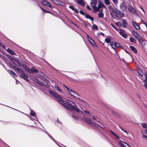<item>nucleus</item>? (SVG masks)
<instances>
[{
  "label": "nucleus",
  "mask_w": 147,
  "mask_h": 147,
  "mask_svg": "<svg viewBox=\"0 0 147 147\" xmlns=\"http://www.w3.org/2000/svg\"><path fill=\"white\" fill-rule=\"evenodd\" d=\"M115 24L119 26H122V24H121L120 22H116L115 23Z\"/></svg>",
  "instance_id": "49"
},
{
  "label": "nucleus",
  "mask_w": 147,
  "mask_h": 147,
  "mask_svg": "<svg viewBox=\"0 0 147 147\" xmlns=\"http://www.w3.org/2000/svg\"><path fill=\"white\" fill-rule=\"evenodd\" d=\"M115 45H116V47H119L121 49H123V47L122 45L117 43L115 42Z\"/></svg>",
  "instance_id": "33"
},
{
  "label": "nucleus",
  "mask_w": 147,
  "mask_h": 147,
  "mask_svg": "<svg viewBox=\"0 0 147 147\" xmlns=\"http://www.w3.org/2000/svg\"><path fill=\"white\" fill-rule=\"evenodd\" d=\"M118 15H119L121 17H123L124 16V13H122L120 11H118Z\"/></svg>",
  "instance_id": "32"
},
{
  "label": "nucleus",
  "mask_w": 147,
  "mask_h": 147,
  "mask_svg": "<svg viewBox=\"0 0 147 147\" xmlns=\"http://www.w3.org/2000/svg\"><path fill=\"white\" fill-rule=\"evenodd\" d=\"M120 145L121 147H131L128 144L123 142H120Z\"/></svg>",
  "instance_id": "12"
},
{
  "label": "nucleus",
  "mask_w": 147,
  "mask_h": 147,
  "mask_svg": "<svg viewBox=\"0 0 147 147\" xmlns=\"http://www.w3.org/2000/svg\"><path fill=\"white\" fill-rule=\"evenodd\" d=\"M84 112L86 113H88V114L90 115V113L88 111H84Z\"/></svg>",
  "instance_id": "63"
},
{
  "label": "nucleus",
  "mask_w": 147,
  "mask_h": 147,
  "mask_svg": "<svg viewBox=\"0 0 147 147\" xmlns=\"http://www.w3.org/2000/svg\"><path fill=\"white\" fill-rule=\"evenodd\" d=\"M51 1L53 3L57 5V4L59 3L58 2L59 0H51Z\"/></svg>",
  "instance_id": "38"
},
{
  "label": "nucleus",
  "mask_w": 147,
  "mask_h": 147,
  "mask_svg": "<svg viewBox=\"0 0 147 147\" xmlns=\"http://www.w3.org/2000/svg\"><path fill=\"white\" fill-rule=\"evenodd\" d=\"M0 56L1 58L3 59H4L5 58V57L4 56H3V55H1V54L0 55Z\"/></svg>",
  "instance_id": "62"
},
{
  "label": "nucleus",
  "mask_w": 147,
  "mask_h": 147,
  "mask_svg": "<svg viewBox=\"0 0 147 147\" xmlns=\"http://www.w3.org/2000/svg\"><path fill=\"white\" fill-rule=\"evenodd\" d=\"M75 13H76L77 14H78L79 12L78 11V10L77 9H75L74 10Z\"/></svg>",
  "instance_id": "57"
},
{
  "label": "nucleus",
  "mask_w": 147,
  "mask_h": 147,
  "mask_svg": "<svg viewBox=\"0 0 147 147\" xmlns=\"http://www.w3.org/2000/svg\"><path fill=\"white\" fill-rule=\"evenodd\" d=\"M83 119L90 125L93 126L95 125V122L91 121L87 118H84Z\"/></svg>",
  "instance_id": "8"
},
{
  "label": "nucleus",
  "mask_w": 147,
  "mask_h": 147,
  "mask_svg": "<svg viewBox=\"0 0 147 147\" xmlns=\"http://www.w3.org/2000/svg\"><path fill=\"white\" fill-rule=\"evenodd\" d=\"M77 2L78 4L83 7H84L85 5V4L83 1V0H78Z\"/></svg>",
  "instance_id": "15"
},
{
  "label": "nucleus",
  "mask_w": 147,
  "mask_h": 147,
  "mask_svg": "<svg viewBox=\"0 0 147 147\" xmlns=\"http://www.w3.org/2000/svg\"><path fill=\"white\" fill-rule=\"evenodd\" d=\"M144 86L147 89V83L146 82L144 84Z\"/></svg>",
  "instance_id": "59"
},
{
  "label": "nucleus",
  "mask_w": 147,
  "mask_h": 147,
  "mask_svg": "<svg viewBox=\"0 0 147 147\" xmlns=\"http://www.w3.org/2000/svg\"><path fill=\"white\" fill-rule=\"evenodd\" d=\"M93 27L94 29L98 30V28L97 26L94 24L93 25Z\"/></svg>",
  "instance_id": "45"
},
{
  "label": "nucleus",
  "mask_w": 147,
  "mask_h": 147,
  "mask_svg": "<svg viewBox=\"0 0 147 147\" xmlns=\"http://www.w3.org/2000/svg\"><path fill=\"white\" fill-rule=\"evenodd\" d=\"M41 3L42 4L49 7H51V5L50 3L45 0L42 1Z\"/></svg>",
  "instance_id": "10"
},
{
  "label": "nucleus",
  "mask_w": 147,
  "mask_h": 147,
  "mask_svg": "<svg viewBox=\"0 0 147 147\" xmlns=\"http://www.w3.org/2000/svg\"><path fill=\"white\" fill-rule=\"evenodd\" d=\"M22 66L25 69L30 73V68L27 65L24 63Z\"/></svg>",
  "instance_id": "21"
},
{
  "label": "nucleus",
  "mask_w": 147,
  "mask_h": 147,
  "mask_svg": "<svg viewBox=\"0 0 147 147\" xmlns=\"http://www.w3.org/2000/svg\"><path fill=\"white\" fill-rule=\"evenodd\" d=\"M129 47L131 49L134 53H136L137 52V50L134 47L132 46H130Z\"/></svg>",
  "instance_id": "19"
},
{
  "label": "nucleus",
  "mask_w": 147,
  "mask_h": 147,
  "mask_svg": "<svg viewBox=\"0 0 147 147\" xmlns=\"http://www.w3.org/2000/svg\"><path fill=\"white\" fill-rule=\"evenodd\" d=\"M99 34L100 35L103 36H104L105 35V34L104 33H103L102 32H101Z\"/></svg>",
  "instance_id": "61"
},
{
  "label": "nucleus",
  "mask_w": 147,
  "mask_h": 147,
  "mask_svg": "<svg viewBox=\"0 0 147 147\" xmlns=\"http://www.w3.org/2000/svg\"><path fill=\"white\" fill-rule=\"evenodd\" d=\"M124 32V30H122L120 32L119 34L123 37L126 38H127V36Z\"/></svg>",
  "instance_id": "14"
},
{
  "label": "nucleus",
  "mask_w": 147,
  "mask_h": 147,
  "mask_svg": "<svg viewBox=\"0 0 147 147\" xmlns=\"http://www.w3.org/2000/svg\"><path fill=\"white\" fill-rule=\"evenodd\" d=\"M55 88L59 92H61V90L60 88L56 85L55 86Z\"/></svg>",
  "instance_id": "30"
},
{
  "label": "nucleus",
  "mask_w": 147,
  "mask_h": 147,
  "mask_svg": "<svg viewBox=\"0 0 147 147\" xmlns=\"http://www.w3.org/2000/svg\"><path fill=\"white\" fill-rule=\"evenodd\" d=\"M99 1V4L98 5V8L99 10H100V11L102 9V11L103 9V7H106V6L104 5V4L101 3L100 1Z\"/></svg>",
  "instance_id": "9"
},
{
  "label": "nucleus",
  "mask_w": 147,
  "mask_h": 147,
  "mask_svg": "<svg viewBox=\"0 0 147 147\" xmlns=\"http://www.w3.org/2000/svg\"><path fill=\"white\" fill-rule=\"evenodd\" d=\"M127 10L131 13H136V11L135 9L130 4H129L127 6Z\"/></svg>",
  "instance_id": "5"
},
{
  "label": "nucleus",
  "mask_w": 147,
  "mask_h": 147,
  "mask_svg": "<svg viewBox=\"0 0 147 147\" xmlns=\"http://www.w3.org/2000/svg\"><path fill=\"white\" fill-rule=\"evenodd\" d=\"M105 41L107 43H110L111 42V40L109 38H106L105 39Z\"/></svg>",
  "instance_id": "35"
},
{
  "label": "nucleus",
  "mask_w": 147,
  "mask_h": 147,
  "mask_svg": "<svg viewBox=\"0 0 147 147\" xmlns=\"http://www.w3.org/2000/svg\"><path fill=\"white\" fill-rule=\"evenodd\" d=\"M74 119H75L76 120H78V118L74 116H72Z\"/></svg>",
  "instance_id": "60"
},
{
  "label": "nucleus",
  "mask_w": 147,
  "mask_h": 147,
  "mask_svg": "<svg viewBox=\"0 0 147 147\" xmlns=\"http://www.w3.org/2000/svg\"><path fill=\"white\" fill-rule=\"evenodd\" d=\"M13 63L19 67L22 66L24 63L20 59L17 58H15Z\"/></svg>",
  "instance_id": "3"
},
{
  "label": "nucleus",
  "mask_w": 147,
  "mask_h": 147,
  "mask_svg": "<svg viewBox=\"0 0 147 147\" xmlns=\"http://www.w3.org/2000/svg\"><path fill=\"white\" fill-rule=\"evenodd\" d=\"M20 77L22 78L27 81L28 82H29V80L27 78L28 77V76L24 73L22 75H20Z\"/></svg>",
  "instance_id": "11"
},
{
  "label": "nucleus",
  "mask_w": 147,
  "mask_h": 147,
  "mask_svg": "<svg viewBox=\"0 0 147 147\" xmlns=\"http://www.w3.org/2000/svg\"><path fill=\"white\" fill-rule=\"evenodd\" d=\"M120 8L121 10L124 12L126 10L127 7L126 6V3L124 1H123L120 4Z\"/></svg>",
  "instance_id": "6"
},
{
  "label": "nucleus",
  "mask_w": 147,
  "mask_h": 147,
  "mask_svg": "<svg viewBox=\"0 0 147 147\" xmlns=\"http://www.w3.org/2000/svg\"><path fill=\"white\" fill-rule=\"evenodd\" d=\"M116 30H117V28L115 26L114 24L113 23H111L110 24Z\"/></svg>",
  "instance_id": "47"
},
{
  "label": "nucleus",
  "mask_w": 147,
  "mask_h": 147,
  "mask_svg": "<svg viewBox=\"0 0 147 147\" xmlns=\"http://www.w3.org/2000/svg\"><path fill=\"white\" fill-rule=\"evenodd\" d=\"M130 41L131 42H134L135 43H136V41L135 39L132 37H131L129 39Z\"/></svg>",
  "instance_id": "29"
},
{
  "label": "nucleus",
  "mask_w": 147,
  "mask_h": 147,
  "mask_svg": "<svg viewBox=\"0 0 147 147\" xmlns=\"http://www.w3.org/2000/svg\"><path fill=\"white\" fill-rule=\"evenodd\" d=\"M92 118L94 120H96V121H97L96 120L97 119V118L95 117H94V116H92Z\"/></svg>",
  "instance_id": "58"
},
{
  "label": "nucleus",
  "mask_w": 147,
  "mask_h": 147,
  "mask_svg": "<svg viewBox=\"0 0 147 147\" xmlns=\"http://www.w3.org/2000/svg\"><path fill=\"white\" fill-rule=\"evenodd\" d=\"M7 50L8 52L11 55H14L15 54V53L10 49L8 48Z\"/></svg>",
  "instance_id": "25"
},
{
  "label": "nucleus",
  "mask_w": 147,
  "mask_h": 147,
  "mask_svg": "<svg viewBox=\"0 0 147 147\" xmlns=\"http://www.w3.org/2000/svg\"><path fill=\"white\" fill-rule=\"evenodd\" d=\"M142 22L143 24H144L146 26H147V23H146L144 20H142Z\"/></svg>",
  "instance_id": "51"
},
{
  "label": "nucleus",
  "mask_w": 147,
  "mask_h": 147,
  "mask_svg": "<svg viewBox=\"0 0 147 147\" xmlns=\"http://www.w3.org/2000/svg\"><path fill=\"white\" fill-rule=\"evenodd\" d=\"M112 0L113 1V2L115 3H117V0Z\"/></svg>",
  "instance_id": "64"
},
{
  "label": "nucleus",
  "mask_w": 147,
  "mask_h": 147,
  "mask_svg": "<svg viewBox=\"0 0 147 147\" xmlns=\"http://www.w3.org/2000/svg\"><path fill=\"white\" fill-rule=\"evenodd\" d=\"M136 38L138 40L140 43L142 44L143 40V38L140 34L136 37Z\"/></svg>",
  "instance_id": "16"
},
{
  "label": "nucleus",
  "mask_w": 147,
  "mask_h": 147,
  "mask_svg": "<svg viewBox=\"0 0 147 147\" xmlns=\"http://www.w3.org/2000/svg\"><path fill=\"white\" fill-rule=\"evenodd\" d=\"M146 134V133H145V132H144L143 133V136H144V137L147 138V136H146L145 135V134Z\"/></svg>",
  "instance_id": "56"
},
{
  "label": "nucleus",
  "mask_w": 147,
  "mask_h": 147,
  "mask_svg": "<svg viewBox=\"0 0 147 147\" xmlns=\"http://www.w3.org/2000/svg\"><path fill=\"white\" fill-rule=\"evenodd\" d=\"M102 9L100 11L99 13H98V17L99 18H103L104 17V14L102 13Z\"/></svg>",
  "instance_id": "20"
},
{
  "label": "nucleus",
  "mask_w": 147,
  "mask_h": 147,
  "mask_svg": "<svg viewBox=\"0 0 147 147\" xmlns=\"http://www.w3.org/2000/svg\"><path fill=\"white\" fill-rule=\"evenodd\" d=\"M142 125L143 127L144 128H146L147 127L145 123H142Z\"/></svg>",
  "instance_id": "50"
},
{
  "label": "nucleus",
  "mask_w": 147,
  "mask_h": 147,
  "mask_svg": "<svg viewBox=\"0 0 147 147\" xmlns=\"http://www.w3.org/2000/svg\"><path fill=\"white\" fill-rule=\"evenodd\" d=\"M96 3L97 2H91L90 3V4L92 7H93V6H96Z\"/></svg>",
  "instance_id": "40"
},
{
  "label": "nucleus",
  "mask_w": 147,
  "mask_h": 147,
  "mask_svg": "<svg viewBox=\"0 0 147 147\" xmlns=\"http://www.w3.org/2000/svg\"><path fill=\"white\" fill-rule=\"evenodd\" d=\"M112 11L113 13L116 16H117L118 15V11H119L118 10H114L113 9H112Z\"/></svg>",
  "instance_id": "27"
},
{
  "label": "nucleus",
  "mask_w": 147,
  "mask_h": 147,
  "mask_svg": "<svg viewBox=\"0 0 147 147\" xmlns=\"http://www.w3.org/2000/svg\"><path fill=\"white\" fill-rule=\"evenodd\" d=\"M110 131L111 133L115 137L117 138L118 139H119V137L116 134H115L114 132L113 131H112L110 130Z\"/></svg>",
  "instance_id": "28"
},
{
  "label": "nucleus",
  "mask_w": 147,
  "mask_h": 147,
  "mask_svg": "<svg viewBox=\"0 0 147 147\" xmlns=\"http://www.w3.org/2000/svg\"><path fill=\"white\" fill-rule=\"evenodd\" d=\"M36 80V81H35L38 84L40 85H41L42 86V85L41 84H42V83H41L39 81H38L37 80Z\"/></svg>",
  "instance_id": "52"
},
{
  "label": "nucleus",
  "mask_w": 147,
  "mask_h": 147,
  "mask_svg": "<svg viewBox=\"0 0 147 147\" xmlns=\"http://www.w3.org/2000/svg\"><path fill=\"white\" fill-rule=\"evenodd\" d=\"M69 7V8H70L73 11L75 9V8H74V6L72 5H70Z\"/></svg>",
  "instance_id": "53"
},
{
  "label": "nucleus",
  "mask_w": 147,
  "mask_h": 147,
  "mask_svg": "<svg viewBox=\"0 0 147 147\" xmlns=\"http://www.w3.org/2000/svg\"><path fill=\"white\" fill-rule=\"evenodd\" d=\"M144 75L145 76L146 79L144 80V81L145 82H147V72H145Z\"/></svg>",
  "instance_id": "39"
},
{
  "label": "nucleus",
  "mask_w": 147,
  "mask_h": 147,
  "mask_svg": "<svg viewBox=\"0 0 147 147\" xmlns=\"http://www.w3.org/2000/svg\"><path fill=\"white\" fill-rule=\"evenodd\" d=\"M60 104L69 110H80L74 102L70 100H67L65 102L62 100Z\"/></svg>",
  "instance_id": "1"
},
{
  "label": "nucleus",
  "mask_w": 147,
  "mask_h": 147,
  "mask_svg": "<svg viewBox=\"0 0 147 147\" xmlns=\"http://www.w3.org/2000/svg\"><path fill=\"white\" fill-rule=\"evenodd\" d=\"M138 72L139 75L141 76H142L143 75V72L141 69H139L138 71Z\"/></svg>",
  "instance_id": "34"
},
{
  "label": "nucleus",
  "mask_w": 147,
  "mask_h": 147,
  "mask_svg": "<svg viewBox=\"0 0 147 147\" xmlns=\"http://www.w3.org/2000/svg\"><path fill=\"white\" fill-rule=\"evenodd\" d=\"M93 126H96L99 129L101 128V129H103V128L101 126H100V125H98L96 124L95 123V125H94Z\"/></svg>",
  "instance_id": "46"
},
{
  "label": "nucleus",
  "mask_w": 147,
  "mask_h": 147,
  "mask_svg": "<svg viewBox=\"0 0 147 147\" xmlns=\"http://www.w3.org/2000/svg\"><path fill=\"white\" fill-rule=\"evenodd\" d=\"M86 8L88 10H91V8L88 5H87L86 6Z\"/></svg>",
  "instance_id": "54"
},
{
  "label": "nucleus",
  "mask_w": 147,
  "mask_h": 147,
  "mask_svg": "<svg viewBox=\"0 0 147 147\" xmlns=\"http://www.w3.org/2000/svg\"><path fill=\"white\" fill-rule=\"evenodd\" d=\"M105 3L107 5H109L110 4V2L109 0H104Z\"/></svg>",
  "instance_id": "42"
},
{
  "label": "nucleus",
  "mask_w": 147,
  "mask_h": 147,
  "mask_svg": "<svg viewBox=\"0 0 147 147\" xmlns=\"http://www.w3.org/2000/svg\"><path fill=\"white\" fill-rule=\"evenodd\" d=\"M92 8L96 12H98L99 11L98 8V7H97L96 6H93Z\"/></svg>",
  "instance_id": "36"
},
{
  "label": "nucleus",
  "mask_w": 147,
  "mask_h": 147,
  "mask_svg": "<svg viewBox=\"0 0 147 147\" xmlns=\"http://www.w3.org/2000/svg\"><path fill=\"white\" fill-rule=\"evenodd\" d=\"M42 84L43 85L47 87L48 86H49V85L47 82H45L43 84V83H42Z\"/></svg>",
  "instance_id": "48"
},
{
  "label": "nucleus",
  "mask_w": 147,
  "mask_h": 147,
  "mask_svg": "<svg viewBox=\"0 0 147 147\" xmlns=\"http://www.w3.org/2000/svg\"><path fill=\"white\" fill-rule=\"evenodd\" d=\"M89 42L94 47H96V44L93 40H90Z\"/></svg>",
  "instance_id": "31"
},
{
  "label": "nucleus",
  "mask_w": 147,
  "mask_h": 147,
  "mask_svg": "<svg viewBox=\"0 0 147 147\" xmlns=\"http://www.w3.org/2000/svg\"><path fill=\"white\" fill-rule=\"evenodd\" d=\"M49 92L57 100L58 102L59 103L61 102V101L62 100H63L61 97L54 92L51 90H49Z\"/></svg>",
  "instance_id": "2"
},
{
  "label": "nucleus",
  "mask_w": 147,
  "mask_h": 147,
  "mask_svg": "<svg viewBox=\"0 0 147 147\" xmlns=\"http://www.w3.org/2000/svg\"><path fill=\"white\" fill-rule=\"evenodd\" d=\"M132 24L134 26L136 29H137V30H140V27L135 22H132Z\"/></svg>",
  "instance_id": "13"
},
{
  "label": "nucleus",
  "mask_w": 147,
  "mask_h": 147,
  "mask_svg": "<svg viewBox=\"0 0 147 147\" xmlns=\"http://www.w3.org/2000/svg\"><path fill=\"white\" fill-rule=\"evenodd\" d=\"M122 24L123 25V26L124 28H126V26H127V23L126 20H123Z\"/></svg>",
  "instance_id": "22"
},
{
  "label": "nucleus",
  "mask_w": 147,
  "mask_h": 147,
  "mask_svg": "<svg viewBox=\"0 0 147 147\" xmlns=\"http://www.w3.org/2000/svg\"><path fill=\"white\" fill-rule=\"evenodd\" d=\"M58 3H59L57 5H60L63 6H64L65 5L64 3L63 2L60 1V0L59 1Z\"/></svg>",
  "instance_id": "37"
},
{
  "label": "nucleus",
  "mask_w": 147,
  "mask_h": 147,
  "mask_svg": "<svg viewBox=\"0 0 147 147\" xmlns=\"http://www.w3.org/2000/svg\"><path fill=\"white\" fill-rule=\"evenodd\" d=\"M0 46L5 49V46L2 43H0Z\"/></svg>",
  "instance_id": "55"
},
{
  "label": "nucleus",
  "mask_w": 147,
  "mask_h": 147,
  "mask_svg": "<svg viewBox=\"0 0 147 147\" xmlns=\"http://www.w3.org/2000/svg\"><path fill=\"white\" fill-rule=\"evenodd\" d=\"M41 9L44 12H45V13H50V12L49 11H47V10H46L42 7H41Z\"/></svg>",
  "instance_id": "41"
},
{
  "label": "nucleus",
  "mask_w": 147,
  "mask_h": 147,
  "mask_svg": "<svg viewBox=\"0 0 147 147\" xmlns=\"http://www.w3.org/2000/svg\"><path fill=\"white\" fill-rule=\"evenodd\" d=\"M65 87L67 90L69 92L70 94L72 96L76 97L77 96H79L78 94L74 91L70 89L65 86H64Z\"/></svg>",
  "instance_id": "4"
},
{
  "label": "nucleus",
  "mask_w": 147,
  "mask_h": 147,
  "mask_svg": "<svg viewBox=\"0 0 147 147\" xmlns=\"http://www.w3.org/2000/svg\"><path fill=\"white\" fill-rule=\"evenodd\" d=\"M131 33L136 38L140 35V34H138V33L136 32L134 30H132L131 31Z\"/></svg>",
  "instance_id": "23"
},
{
  "label": "nucleus",
  "mask_w": 147,
  "mask_h": 147,
  "mask_svg": "<svg viewBox=\"0 0 147 147\" xmlns=\"http://www.w3.org/2000/svg\"><path fill=\"white\" fill-rule=\"evenodd\" d=\"M7 56L13 62H14L15 58H13L12 56L9 55H7Z\"/></svg>",
  "instance_id": "26"
},
{
  "label": "nucleus",
  "mask_w": 147,
  "mask_h": 147,
  "mask_svg": "<svg viewBox=\"0 0 147 147\" xmlns=\"http://www.w3.org/2000/svg\"><path fill=\"white\" fill-rule=\"evenodd\" d=\"M8 72L12 76H13V77L17 76V75L12 70H8Z\"/></svg>",
  "instance_id": "17"
},
{
  "label": "nucleus",
  "mask_w": 147,
  "mask_h": 147,
  "mask_svg": "<svg viewBox=\"0 0 147 147\" xmlns=\"http://www.w3.org/2000/svg\"><path fill=\"white\" fill-rule=\"evenodd\" d=\"M30 73H37L38 72V71L34 67H32L30 69Z\"/></svg>",
  "instance_id": "18"
},
{
  "label": "nucleus",
  "mask_w": 147,
  "mask_h": 147,
  "mask_svg": "<svg viewBox=\"0 0 147 147\" xmlns=\"http://www.w3.org/2000/svg\"><path fill=\"white\" fill-rule=\"evenodd\" d=\"M30 114L32 116H34L35 115V113L33 111H31Z\"/></svg>",
  "instance_id": "44"
},
{
  "label": "nucleus",
  "mask_w": 147,
  "mask_h": 147,
  "mask_svg": "<svg viewBox=\"0 0 147 147\" xmlns=\"http://www.w3.org/2000/svg\"><path fill=\"white\" fill-rule=\"evenodd\" d=\"M110 45L114 50H115L116 49L115 47H116V45H115V42L114 43L113 42H111Z\"/></svg>",
  "instance_id": "24"
},
{
  "label": "nucleus",
  "mask_w": 147,
  "mask_h": 147,
  "mask_svg": "<svg viewBox=\"0 0 147 147\" xmlns=\"http://www.w3.org/2000/svg\"><path fill=\"white\" fill-rule=\"evenodd\" d=\"M17 71L20 74H22V75L24 72L21 69H19Z\"/></svg>",
  "instance_id": "43"
},
{
  "label": "nucleus",
  "mask_w": 147,
  "mask_h": 147,
  "mask_svg": "<svg viewBox=\"0 0 147 147\" xmlns=\"http://www.w3.org/2000/svg\"><path fill=\"white\" fill-rule=\"evenodd\" d=\"M80 13L83 16H85L86 18L89 19L91 21H93L94 19L91 16H90L88 14H86L85 12L82 10H80L79 11Z\"/></svg>",
  "instance_id": "7"
}]
</instances>
